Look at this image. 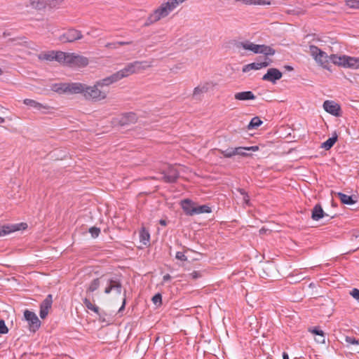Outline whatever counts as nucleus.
<instances>
[{"label": "nucleus", "instance_id": "1", "mask_svg": "<svg viewBox=\"0 0 359 359\" xmlns=\"http://www.w3.org/2000/svg\"><path fill=\"white\" fill-rule=\"evenodd\" d=\"M146 63V62L135 61L127 64L124 68L114 73L117 81H118L123 78L144 69L149 67Z\"/></svg>", "mask_w": 359, "mask_h": 359}, {"label": "nucleus", "instance_id": "2", "mask_svg": "<svg viewBox=\"0 0 359 359\" xmlns=\"http://www.w3.org/2000/svg\"><path fill=\"white\" fill-rule=\"evenodd\" d=\"M86 85L81 83H60L54 86V90L59 93H82L84 95Z\"/></svg>", "mask_w": 359, "mask_h": 359}, {"label": "nucleus", "instance_id": "3", "mask_svg": "<svg viewBox=\"0 0 359 359\" xmlns=\"http://www.w3.org/2000/svg\"><path fill=\"white\" fill-rule=\"evenodd\" d=\"M240 46L245 50L252 51L255 53H262L266 56L273 55L276 53L275 50L269 46L257 45L249 41L241 42Z\"/></svg>", "mask_w": 359, "mask_h": 359}, {"label": "nucleus", "instance_id": "4", "mask_svg": "<svg viewBox=\"0 0 359 359\" xmlns=\"http://www.w3.org/2000/svg\"><path fill=\"white\" fill-rule=\"evenodd\" d=\"M100 87L97 86L95 83L93 86L86 85L83 97L87 100L93 102H98L104 100L107 97V93L100 89Z\"/></svg>", "mask_w": 359, "mask_h": 359}, {"label": "nucleus", "instance_id": "5", "mask_svg": "<svg viewBox=\"0 0 359 359\" xmlns=\"http://www.w3.org/2000/svg\"><path fill=\"white\" fill-rule=\"evenodd\" d=\"M166 6V3H164L158 8L155 10L154 13L147 18L144 26L148 27L162 18L166 17L171 12L170 8Z\"/></svg>", "mask_w": 359, "mask_h": 359}, {"label": "nucleus", "instance_id": "6", "mask_svg": "<svg viewBox=\"0 0 359 359\" xmlns=\"http://www.w3.org/2000/svg\"><path fill=\"white\" fill-rule=\"evenodd\" d=\"M330 59L333 64L344 68L353 69L354 67L355 57L332 54L330 55Z\"/></svg>", "mask_w": 359, "mask_h": 359}, {"label": "nucleus", "instance_id": "7", "mask_svg": "<svg viewBox=\"0 0 359 359\" xmlns=\"http://www.w3.org/2000/svg\"><path fill=\"white\" fill-rule=\"evenodd\" d=\"M24 318L28 323L30 332H36L41 327V323L34 312L26 309L24 311Z\"/></svg>", "mask_w": 359, "mask_h": 359}, {"label": "nucleus", "instance_id": "8", "mask_svg": "<svg viewBox=\"0 0 359 359\" xmlns=\"http://www.w3.org/2000/svg\"><path fill=\"white\" fill-rule=\"evenodd\" d=\"M161 173L163 175L162 180L166 183H175L180 177V172L175 165H169Z\"/></svg>", "mask_w": 359, "mask_h": 359}, {"label": "nucleus", "instance_id": "9", "mask_svg": "<svg viewBox=\"0 0 359 359\" xmlns=\"http://www.w3.org/2000/svg\"><path fill=\"white\" fill-rule=\"evenodd\" d=\"M82 38L83 35L81 31L72 28L62 34L59 39L63 43H71Z\"/></svg>", "mask_w": 359, "mask_h": 359}, {"label": "nucleus", "instance_id": "10", "mask_svg": "<svg viewBox=\"0 0 359 359\" xmlns=\"http://www.w3.org/2000/svg\"><path fill=\"white\" fill-rule=\"evenodd\" d=\"M283 76L282 72L276 68H270L267 72L262 76L263 81L271 82L275 84L277 81L280 80Z\"/></svg>", "mask_w": 359, "mask_h": 359}, {"label": "nucleus", "instance_id": "11", "mask_svg": "<svg viewBox=\"0 0 359 359\" xmlns=\"http://www.w3.org/2000/svg\"><path fill=\"white\" fill-rule=\"evenodd\" d=\"M23 103L25 105L38 111H40L43 114H46L50 109V107L48 105L43 104L42 103H40V102H39L34 100H32V99H28V98L25 99L23 100Z\"/></svg>", "mask_w": 359, "mask_h": 359}, {"label": "nucleus", "instance_id": "12", "mask_svg": "<svg viewBox=\"0 0 359 359\" xmlns=\"http://www.w3.org/2000/svg\"><path fill=\"white\" fill-rule=\"evenodd\" d=\"M113 290H114L117 294L121 293L122 284L121 280L117 278H112L108 280L107 285L104 289V293L108 294Z\"/></svg>", "mask_w": 359, "mask_h": 359}, {"label": "nucleus", "instance_id": "13", "mask_svg": "<svg viewBox=\"0 0 359 359\" xmlns=\"http://www.w3.org/2000/svg\"><path fill=\"white\" fill-rule=\"evenodd\" d=\"M137 121V116L134 112H126L122 114L118 119V123L121 126H128L135 123Z\"/></svg>", "mask_w": 359, "mask_h": 359}, {"label": "nucleus", "instance_id": "14", "mask_svg": "<svg viewBox=\"0 0 359 359\" xmlns=\"http://www.w3.org/2000/svg\"><path fill=\"white\" fill-rule=\"evenodd\" d=\"M53 304V295L49 294L40 304L39 316L41 318L44 319L48 314V311Z\"/></svg>", "mask_w": 359, "mask_h": 359}, {"label": "nucleus", "instance_id": "15", "mask_svg": "<svg viewBox=\"0 0 359 359\" xmlns=\"http://www.w3.org/2000/svg\"><path fill=\"white\" fill-rule=\"evenodd\" d=\"M323 108L325 111L334 116H339L341 107L340 106L332 100H326L323 103Z\"/></svg>", "mask_w": 359, "mask_h": 359}, {"label": "nucleus", "instance_id": "16", "mask_svg": "<svg viewBox=\"0 0 359 359\" xmlns=\"http://www.w3.org/2000/svg\"><path fill=\"white\" fill-rule=\"evenodd\" d=\"M69 65L83 67L88 65V59L84 56L71 53Z\"/></svg>", "mask_w": 359, "mask_h": 359}, {"label": "nucleus", "instance_id": "17", "mask_svg": "<svg viewBox=\"0 0 359 359\" xmlns=\"http://www.w3.org/2000/svg\"><path fill=\"white\" fill-rule=\"evenodd\" d=\"M196 203L189 198H185L181 201L180 205L186 215L194 216V213L191 211L196 208Z\"/></svg>", "mask_w": 359, "mask_h": 359}, {"label": "nucleus", "instance_id": "18", "mask_svg": "<svg viewBox=\"0 0 359 359\" xmlns=\"http://www.w3.org/2000/svg\"><path fill=\"white\" fill-rule=\"evenodd\" d=\"M324 217H329V215L324 212L320 203L316 204L311 211V219L318 221Z\"/></svg>", "mask_w": 359, "mask_h": 359}, {"label": "nucleus", "instance_id": "19", "mask_svg": "<svg viewBox=\"0 0 359 359\" xmlns=\"http://www.w3.org/2000/svg\"><path fill=\"white\" fill-rule=\"evenodd\" d=\"M270 65V62L266 61V59L261 62H252L244 65L243 67V72H248L250 70H258L264 67H266Z\"/></svg>", "mask_w": 359, "mask_h": 359}, {"label": "nucleus", "instance_id": "20", "mask_svg": "<svg viewBox=\"0 0 359 359\" xmlns=\"http://www.w3.org/2000/svg\"><path fill=\"white\" fill-rule=\"evenodd\" d=\"M71 53H65L62 51H55L54 60L62 63L69 65Z\"/></svg>", "mask_w": 359, "mask_h": 359}, {"label": "nucleus", "instance_id": "21", "mask_svg": "<svg viewBox=\"0 0 359 359\" xmlns=\"http://www.w3.org/2000/svg\"><path fill=\"white\" fill-rule=\"evenodd\" d=\"M259 150L258 146H251V147H239L234 148V153L236 155H239L241 156H248L249 154L246 153L248 151H256Z\"/></svg>", "mask_w": 359, "mask_h": 359}, {"label": "nucleus", "instance_id": "22", "mask_svg": "<svg viewBox=\"0 0 359 359\" xmlns=\"http://www.w3.org/2000/svg\"><path fill=\"white\" fill-rule=\"evenodd\" d=\"M234 98L237 100L246 101V100H254L256 99V96L252 91H243L236 93L234 95Z\"/></svg>", "mask_w": 359, "mask_h": 359}, {"label": "nucleus", "instance_id": "23", "mask_svg": "<svg viewBox=\"0 0 359 359\" xmlns=\"http://www.w3.org/2000/svg\"><path fill=\"white\" fill-rule=\"evenodd\" d=\"M309 331L317 336V337L316 338V341L318 343H325V333L319 327H314L312 329L309 330Z\"/></svg>", "mask_w": 359, "mask_h": 359}, {"label": "nucleus", "instance_id": "24", "mask_svg": "<svg viewBox=\"0 0 359 359\" xmlns=\"http://www.w3.org/2000/svg\"><path fill=\"white\" fill-rule=\"evenodd\" d=\"M117 79L114 74L110 75L109 76L105 77L101 80L97 81L95 83L97 86L102 88L104 86H108L114 83L117 82Z\"/></svg>", "mask_w": 359, "mask_h": 359}, {"label": "nucleus", "instance_id": "25", "mask_svg": "<svg viewBox=\"0 0 359 359\" xmlns=\"http://www.w3.org/2000/svg\"><path fill=\"white\" fill-rule=\"evenodd\" d=\"M315 60L318 64H320L324 69L330 70V56H328L325 52L323 51V55H322V57H320V55H319L317 57V59H315Z\"/></svg>", "mask_w": 359, "mask_h": 359}, {"label": "nucleus", "instance_id": "26", "mask_svg": "<svg viewBox=\"0 0 359 359\" xmlns=\"http://www.w3.org/2000/svg\"><path fill=\"white\" fill-rule=\"evenodd\" d=\"M191 211L193 212L194 215H196L203 213H210L212 212V208L208 205H197L196 204V208Z\"/></svg>", "mask_w": 359, "mask_h": 359}, {"label": "nucleus", "instance_id": "27", "mask_svg": "<svg viewBox=\"0 0 359 359\" xmlns=\"http://www.w3.org/2000/svg\"><path fill=\"white\" fill-rule=\"evenodd\" d=\"M337 196L343 204L353 205L356 202L353 200L352 196H348L341 192L337 193Z\"/></svg>", "mask_w": 359, "mask_h": 359}, {"label": "nucleus", "instance_id": "28", "mask_svg": "<svg viewBox=\"0 0 359 359\" xmlns=\"http://www.w3.org/2000/svg\"><path fill=\"white\" fill-rule=\"evenodd\" d=\"M140 241L144 245H147L150 242V234L147 230L142 228L140 232Z\"/></svg>", "mask_w": 359, "mask_h": 359}, {"label": "nucleus", "instance_id": "29", "mask_svg": "<svg viewBox=\"0 0 359 359\" xmlns=\"http://www.w3.org/2000/svg\"><path fill=\"white\" fill-rule=\"evenodd\" d=\"M337 140V135L335 134L332 137L328 138L325 142L322 144L321 147L325 150L330 149Z\"/></svg>", "mask_w": 359, "mask_h": 359}, {"label": "nucleus", "instance_id": "30", "mask_svg": "<svg viewBox=\"0 0 359 359\" xmlns=\"http://www.w3.org/2000/svg\"><path fill=\"white\" fill-rule=\"evenodd\" d=\"M19 230L16 226H3L0 228V236H4L11 232Z\"/></svg>", "mask_w": 359, "mask_h": 359}, {"label": "nucleus", "instance_id": "31", "mask_svg": "<svg viewBox=\"0 0 359 359\" xmlns=\"http://www.w3.org/2000/svg\"><path fill=\"white\" fill-rule=\"evenodd\" d=\"M309 50H310L311 55L314 58V60L317 59V57L319 55H320V57H322V55H323V51L316 46L310 45Z\"/></svg>", "mask_w": 359, "mask_h": 359}, {"label": "nucleus", "instance_id": "32", "mask_svg": "<svg viewBox=\"0 0 359 359\" xmlns=\"http://www.w3.org/2000/svg\"><path fill=\"white\" fill-rule=\"evenodd\" d=\"M31 6L36 9L41 10L46 7V0H30Z\"/></svg>", "mask_w": 359, "mask_h": 359}, {"label": "nucleus", "instance_id": "33", "mask_svg": "<svg viewBox=\"0 0 359 359\" xmlns=\"http://www.w3.org/2000/svg\"><path fill=\"white\" fill-rule=\"evenodd\" d=\"M262 121H261V119L258 116H255L251 119L250 123L248 126V128L249 130L257 128L259 126H260L262 124Z\"/></svg>", "mask_w": 359, "mask_h": 359}, {"label": "nucleus", "instance_id": "34", "mask_svg": "<svg viewBox=\"0 0 359 359\" xmlns=\"http://www.w3.org/2000/svg\"><path fill=\"white\" fill-rule=\"evenodd\" d=\"M55 51H48L46 53H41L39 55V58L42 60L53 61L54 60Z\"/></svg>", "mask_w": 359, "mask_h": 359}, {"label": "nucleus", "instance_id": "35", "mask_svg": "<svg viewBox=\"0 0 359 359\" xmlns=\"http://www.w3.org/2000/svg\"><path fill=\"white\" fill-rule=\"evenodd\" d=\"M100 285V278H95L90 283V285L87 289V292H95V290H97L99 288Z\"/></svg>", "mask_w": 359, "mask_h": 359}, {"label": "nucleus", "instance_id": "36", "mask_svg": "<svg viewBox=\"0 0 359 359\" xmlns=\"http://www.w3.org/2000/svg\"><path fill=\"white\" fill-rule=\"evenodd\" d=\"M83 302L84 304V305L86 306V307L89 309V310H91L93 311H94L95 313H98L99 312V307L93 304L90 299H88V298H84L83 299Z\"/></svg>", "mask_w": 359, "mask_h": 359}, {"label": "nucleus", "instance_id": "37", "mask_svg": "<svg viewBox=\"0 0 359 359\" xmlns=\"http://www.w3.org/2000/svg\"><path fill=\"white\" fill-rule=\"evenodd\" d=\"M219 151L225 158H231L235 156L234 148H229L226 150L219 149Z\"/></svg>", "mask_w": 359, "mask_h": 359}, {"label": "nucleus", "instance_id": "38", "mask_svg": "<svg viewBox=\"0 0 359 359\" xmlns=\"http://www.w3.org/2000/svg\"><path fill=\"white\" fill-rule=\"evenodd\" d=\"M346 5L354 9H359V0H346Z\"/></svg>", "mask_w": 359, "mask_h": 359}, {"label": "nucleus", "instance_id": "39", "mask_svg": "<svg viewBox=\"0 0 359 359\" xmlns=\"http://www.w3.org/2000/svg\"><path fill=\"white\" fill-rule=\"evenodd\" d=\"M89 233L93 238H97L100 233V229L96 226H92L88 229Z\"/></svg>", "mask_w": 359, "mask_h": 359}, {"label": "nucleus", "instance_id": "40", "mask_svg": "<svg viewBox=\"0 0 359 359\" xmlns=\"http://www.w3.org/2000/svg\"><path fill=\"white\" fill-rule=\"evenodd\" d=\"M152 302L155 305L160 306L162 304V295L160 293L156 294L152 297Z\"/></svg>", "mask_w": 359, "mask_h": 359}, {"label": "nucleus", "instance_id": "41", "mask_svg": "<svg viewBox=\"0 0 359 359\" xmlns=\"http://www.w3.org/2000/svg\"><path fill=\"white\" fill-rule=\"evenodd\" d=\"M63 0H46V6H49L50 8L57 7Z\"/></svg>", "mask_w": 359, "mask_h": 359}, {"label": "nucleus", "instance_id": "42", "mask_svg": "<svg viewBox=\"0 0 359 359\" xmlns=\"http://www.w3.org/2000/svg\"><path fill=\"white\" fill-rule=\"evenodd\" d=\"M8 332V328L7 327L5 321L0 320V334H7Z\"/></svg>", "mask_w": 359, "mask_h": 359}, {"label": "nucleus", "instance_id": "43", "mask_svg": "<svg viewBox=\"0 0 359 359\" xmlns=\"http://www.w3.org/2000/svg\"><path fill=\"white\" fill-rule=\"evenodd\" d=\"M346 341L349 344L359 345V341L353 337H346ZM358 352L359 353V348L358 349Z\"/></svg>", "mask_w": 359, "mask_h": 359}, {"label": "nucleus", "instance_id": "44", "mask_svg": "<svg viewBox=\"0 0 359 359\" xmlns=\"http://www.w3.org/2000/svg\"><path fill=\"white\" fill-rule=\"evenodd\" d=\"M166 4L167 6H168L169 8H170V11H172V10H174L178 5V2L177 1V0H168L167 2H166Z\"/></svg>", "mask_w": 359, "mask_h": 359}, {"label": "nucleus", "instance_id": "45", "mask_svg": "<svg viewBox=\"0 0 359 359\" xmlns=\"http://www.w3.org/2000/svg\"><path fill=\"white\" fill-rule=\"evenodd\" d=\"M208 90V88L206 87H196L194 90V95H199L201 93H203L204 92H206Z\"/></svg>", "mask_w": 359, "mask_h": 359}, {"label": "nucleus", "instance_id": "46", "mask_svg": "<svg viewBox=\"0 0 359 359\" xmlns=\"http://www.w3.org/2000/svg\"><path fill=\"white\" fill-rule=\"evenodd\" d=\"M175 258L181 261H187V257L182 252H177Z\"/></svg>", "mask_w": 359, "mask_h": 359}, {"label": "nucleus", "instance_id": "47", "mask_svg": "<svg viewBox=\"0 0 359 359\" xmlns=\"http://www.w3.org/2000/svg\"><path fill=\"white\" fill-rule=\"evenodd\" d=\"M351 295L359 302V290L357 288H353L350 292Z\"/></svg>", "mask_w": 359, "mask_h": 359}, {"label": "nucleus", "instance_id": "48", "mask_svg": "<svg viewBox=\"0 0 359 359\" xmlns=\"http://www.w3.org/2000/svg\"><path fill=\"white\" fill-rule=\"evenodd\" d=\"M248 2H246L248 5H262L263 4L262 0H248Z\"/></svg>", "mask_w": 359, "mask_h": 359}, {"label": "nucleus", "instance_id": "49", "mask_svg": "<svg viewBox=\"0 0 359 359\" xmlns=\"http://www.w3.org/2000/svg\"><path fill=\"white\" fill-rule=\"evenodd\" d=\"M105 47L111 49H116L118 48V43L116 42L107 43Z\"/></svg>", "mask_w": 359, "mask_h": 359}, {"label": "nucleus", "instance_id": "50", "mask_svg": "<svg viewBox=\"0 0 359 359\" xmlns=\"http://www.w3.org/2000/svg\"><path fill=\"white\" fill-rule=\"evenodd\" d=\"M190 276L193 278V279H197L200 276H201V274L198 271H193L192 273H191L190 274Z\"/></svg>", "mask_w": 359, "mask_h": 359}, {"label": "nucleus", "instance_id": "51", "mask_svg": "<svg viewBox=\"0 0 359 359\" xmlns=\"http://www.w3.org/2000/svg\"><path fill=\"white\" fill-rule=\"evenodd\" d=\"M118 46H125V45H129L132 43V41H117L116 42Z\"/></svg>", "mask_w": 359, "mask_h": 359}, {"label": "nucleus", "instance_id": "52", "mask_svg": "<svg viewBox=\"0 0 359 359\" xmlns=\"http://www.w3.org/2000/svg\"><path fill=\"white\" fill-rule=\"evenodd\" d=\"M353 69H359V57H355L354 67Z\"/></svg>", "mask_w": 359, "mask_h": 359}, {"label": "nucleus", "instance_id": "53", "mask_svg": "<svg viewBox=\"0 0 359 359\" xmlns=\"http://www.w3.org/2000/svg\"><path fill=\"white\" fill-rule=\"evenodd\" d=\"M170 279H171V276L168 273L164 275L163 277V280L164 283L170 280Z\"/></svg>", "mask_w": 359, "mask_h": 359}, {"label": "nucleus", "instance_id": "54", "mask_svg": "<svg viewBox=\"0 0 359 359\" xmlns=\"http://www.w3.org/2000/svg\"><path fill=\"white\" fill-rule=\"evenodd\" d=\"M243 201H244V202H245L246 204H248V203H249L250 198H249L248 194H245V196H243Z\"/></svg>", "mask_w": 359, "mask_h": 359}, {"label": "nucleus", "instance_id": "55", "mask_svg": "<svg viewBox=\"0 0 359 359\" xmlns=\"http://www.w3.org/2000/svg\"><path fill=\"white\" fill-rule=\"evenodd\" d=\"M125 305H126V298L123 299V304H122L121 306L120 307L118 312H121L124 309Z\"/></svg>", "mask_w": 359, "mask_h": 359}, {"label": "nucleus", "instance_id": "56", "mask_svg": "<svg viewBox=\"0 0 359 359\" xmlns=\"http://www.w3.org/2000/svg\"><path fill=\"white\" fill-rule=\"evenodd\" d=\"M159 224L161 226H165L167 225V222H166V220L162 219L159 220Z\"/></svg>", "mask_w": 359, "mask_h": 359}, {"label": "nucleus", "instance_id": "57", "mask_svg": "<svg viewBox=\"0 0 359 359\" xmlns=\"http://www.w3.org/2000/svg\"><path fill=\"white\" fill-rule=\"evenodd\" d=\"M238 191L240 192V194L241 195H243V196H245V194H248V193L243 189H238Z\"/></svg>", "mask_w": 359, "mask_h": 359}, {"label": "nucleus", "instance_id": "58", "mask_svg": "<svg viewBox=\"0 0 359 359\" xmlns=\"http://www.w3.org/2000/svg\"><path fill=\"white\" fill-rule=\"evenodd\" d=\"M283 359H289V355L286 352L283 353Z\"/></svg>", "mask_w": 359, "mask_h": 359}, {"label": "nucleus", "instance_id": "59", "mask_svg": "<svg viewBox=\"0 0 359 359\" xmlns=\"http://www.w3.org/2000/svg\"><path fill=\"white\" fill-rule=\"evenodd\" d=\"M285 68L288 70V71H292L293 70V67L290 66V65H285Z\"/></svg>", "mask_w": 359, "mask_h": 359}, {"label": "nucleus", "instance_id": "60", "mask_svg": "<svg viewBox=\"0 0 359 359\" xmlns=\"http://www.w3.org/2000/svg\"><path fill=\"white\" fill-rule=\"evenodd\" d=\"M4 122H5L4 118L0 116V124L4 123Z\"/></svg>", "mask_w": 359, "mask_h": 359}, {"label": "nucleus", "instance_id": "61", "mask_svg": "<svg viewBox=\"0 0 359 359\" xmlns=\"http://www.w3.org/2000/svg\"><path fill=\"white\" fill-rule=\"evenodd\" d=\"M236 1H241L245 4H246V2H248V0H236Z\"/></svg>", "mask_w": 359, "mask_h": 359}, {"label": "nucleus", "instance_id": "62", "mask_svg": "<svg viewBox=\"0 0 359 359\" xmlns=\"http://www.w3.org/2000/svg\"><path fill=\"white\" fill-rule=\"evenodd\" d=\"M184 1L185 0H177L179 4L183 3Z\"/></svg>", "mask_w": 359, "mask_h": 359}, {"label": "nucleus", "instance_id": "63", "mask_svg": "<svg viewBox=\"0 0 359 359\" xmlns=\"http://www.w3.org/2000/svg\"><path fill=\"white\" fill-rule=\"evenodd\" d=\"M3 74V71L2 69L0 68V75H1Z\"/></svg>", "mask_w": 359, "mask_h": 359}, {"label": "nucleus", "instance_id": "64", "mask_svg": "<svg viewBox=\"0 0 359 359\" xmlns=\"http://www.w3.org/2000/svg\"><path fill=\"white\" fill-rule=\"evenodd\" d=\"M334 216H331V217H330V219H332V218H334Z\"/></svg>", "mask_w": 359, "mask_h": 359}]
</instances>
